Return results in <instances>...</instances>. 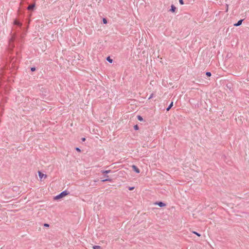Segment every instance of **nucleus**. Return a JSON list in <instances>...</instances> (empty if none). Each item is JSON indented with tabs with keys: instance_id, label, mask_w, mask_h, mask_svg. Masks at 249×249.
<instances>
[{
	"instance_id": "nucleus-4",
	"label": "nucleus",
	"mask_w": 249,
	"mask_h": 249,
	"mask_svg": "<svg viewBox=\"0 0 249 249\" xmlns=\"http://www.w3.org/2000/svg\"><path fill=\"white\" fill-rule=\"evenodd\" d=\"M176 9V7H175L174 5H171V9H170V11H171L172 12L174 13V12H175Z\"/></svg>"
},
{
	"instance_id": "nucleus-10",
	"label": "nucleus",
	"mask_w": 249,
	"mask_h": 249,
	"mask_svg": "<svg viewBox=\"0 0 249 249\" xmlns=\"http://www.w3.org/2000/svg\"><path fill=\"white\" fill-rule=\"evenodd\" d=\"M101 172L103 174H105V173H109L110 172V170H106V171H102Z\"/></svg>"
},
{
	"instance_id": "nucleus-15",
	"label": "nucleus",
	"mask_w": 249,
	"mask_h": 249,
	"mask_svg": "<svg viewBox=\"0 0 249 249\" xmlns=\"http://www.w3.org/2000/svg\"><path fill=\"white\" fill-rule=\"evenodd\" d=\"M194 233L196 234V235H197L198 236H200V234L198 233L197 232H196V231H194L193 232Z\"/></svg>"
},
{
	"instance_id": "nucleus-3",
	"label": "nucleus",
	"mask_w": 249,
	"mask_h": 249,
	"mask_svg": "<svg viewBox=\"0 0 249 249\" xmlns=\"http://www.w3.org/2000/svg\"><path fill=\"white\" fill-rule=\"evenodd\" d=\"M132 168L137 173H140V170L135 165H133Z\"/></svg>"
},
{
	"instance_id": "nucleus-16",
	"label": "nucleus",
	"mask_w": 249,
	"mask_h": 249,
	"mask_svg": "<svg viewBox=\"0 0 249 249\" xmlns=\"http://www.w3.org/2000/svg\"><path fill=\"white\" fill-rule=\"evenodd\" d=\"M103 22L105 24H106L107 23V20H106V19H105V18L103 19Z\"/></svg>"
},
{
	"instance_id": "nucleus-2",
	"label": "nucleus",
	"mask_w": 249,
	"mask_h": 249,
	"mask_svg": "<svg viewBox=\"0 0 249 249\" xmlns=\"http://www.w3.org/2000/svg\"><path fill=\"white\" fill-rule=\"evenodd\" d=\"M38 175H39L40 178H41V179L43 177L46 178L47 177L46 175L43 174V173H42L40 172H38Z\"/></svg>"
},
{
	"instance_id": "nucleus-6",
	"label": "nucleus",
	"mask_w": 249,
	"mask_h": 249,
	"mask_svg": "<svg viewBox=\"0 0 249 249\" xmlns=\"http://www.w3.org/2000/svg\"><path fill=\"white\" fill-rule=\"evenodd\" d=\"M242 21H243L242 20H239L238 21V22L237 23L235 24L234 25L235 26H238L242 24Z\"/></svg>"
},
{
	"instance_id": "nucleus-7",
	"label": "nucleus",
	"mask_w": 249,
	"mask_h": 249,
	"mask_svg": "<svg viewBox=\"0 0 249 249\" xmlns=\"http://www.w3.org/2000/svg\"><path fill=\"white\" fill-rule=\"evenodd\" d=\"M35 7V4H31V5H30L28 7V9L29 10H32L33 9V8H34Z\"/></svg>"
},
{
	"instance_id": "nucleus-25",
	"label": "nucleus",
	"mask_w": 249,
	"mask_h": 249,
	"mask_svg": "<svg viewBox=\"0 0 249 249\" xmlns=\"http://www.w3.org/2000/svg\"><path fill=\"white\" fill-rule=\"evenodd\" d=\"M153 94H151L149 99H151L152 97Z\"/></svg>"
},
{
	"instance_id": "nucleus-21",
	"label": "nucleus",
	"mask_w": 249,
	"mask_h": 249,
	"mask_svg": "<svg viewBox=\"0 0 249 249\" xmlns=\"http://www.w3.org/2000/svg\"><path fill=\"white\" fill-rule=\"evenodd\" d=\"M138 126H137V125H135V129H138Z\"/></svg>"
},
{
	"instance_id": "nucleus-18",
	"label": "nucleus",
	"mask_w": 249,
	"mask_h": 249,
	"mask_svg": "<svg viewBox=\"0 0 249 249\" xmlns=\"http://www.w3.org/2000/svg\"><path fill=\"white\" fill-rule=\"evenodd\" d=\"M76 150L77 151H78V152H81V150H80V149L79 148H76Z\"/></svg>"
},
{
	"instance_id": "nucleus-17",
	"label": "nucleus",
	"mask_w": 249,
	"mask_h": 249,
	"mask_svg": "<svg viewBox=\"0 0 249 249\" xmlns=\"http://www.w3.org/2000/svg\"><path fill=\"white\" fill-rule=\"evenodd\" d=\"M134 189V187H129V190H130V191L133 190Z\"/></svg>"
},
{
	"instance_id": "nucleus-23",
	"label": "nucleus",
	"mask_w": 249,
	"mask_h": 249,
	"mask_svg": "<svg viewBox=\"0 0 249 249\" xmlns=\"http://www.w3.org/2000/svg\"><path fill=\"white\" fill-rule=\"evenodd\" d=\"M44 226H45V227H49V225L47 224H44Z\"/></svg>"
},
{
	"instance_id": "nucleus-24",
	"label": "nucleus",
	"mask_w": 249,
	"mask_h": 249,
	"mask_svg": "<svg viewBox=\"0 0 249 249\" xmlns=\"http://www.w3.org/2000/svg\"><path fill=\"white\" fill-rule=\"evenodd\" d=\"M15 24H18V25H19V24H19V23H18V22H17V21H15Z\"/></svg>"
},
{
	"instance_id": "nucleus-13",
	"label": "nucleus",
	"mask_w": 249,
	"mask_h": 249,
	"mask_svg": "<svg viewBox=\"0 0 249 249\" xmlns=\"http://www.w3.org/2000/svg\"><path fill=\"white\" fill-rule=\"evenodd\" d=\"M206 74V75L207 76H211V73L210 72H207Z\"/></svg>"
},
{
	"instance_id": "nucleus-20",
	"label": "nucleus",
	"mask_w": 249,
	"mask_h": 249,
	"mask_svg": "<svg viewBox=\"0 0 249 249\" xmlns=\"http://www.w3.org/2000/svg\"><path fill=\"white\" fill-rule=\"evenodd\" d=\"M31 71H35V68H31Z\"/></svg>"
},
{
	"instance_id": "nucleus-9",
	"label": "nucleus",
	"mask_w": 249,
	"mask_h": 249,
	"mask_svg": "<svg viewBox=\"0 0 249 249\" xmlns=\"http://www.w3.org/2000/svg\"><path fill=\"white\" fill-rule=\"evenodd\" d=\"M93 249H102L101 247L99 246H93Z\"/></svg>"
},
{
	"instance_id": "nucleus-19",
	"label": "nucleus",
	"mask_w": 249,
	"mask_h": 249,
	"mask_svg": "<svg viewBox=\"0 0 249 249\" xmlns=\"http://www.w3.org/2000/svg\"><path fill=\"white\" fill-rule=\"evenodd\" d=\"M108 180H109V181H110V179H104V180H102V181H104H104H108Z\"/></svg>"
},
{
	"instance_id": "nucleus-22",
	"label": "nucleus",
	"mask_w": 249,
	"mask_h": 249,
	"mask_svg": "<svg viewBox=\"0 0 249 249\" xmlns=\"http://www.w3.org/2000/svg\"><path fill=\"white\" fill-rule=\"evenodd\" d=\"M82 141L84 142L86 140V139L85 138H83L82 139Z\"/></svg>"
},
{
	"instance_id": "nucleus-11",
	"label": "nucleus",
	"mask_w": 249,
	"mask_h": 249,
	"mask_svg": "<svg viewBox=\"0 0 249 249\" xmlns=\"http://www.w3.org/2000/svg\"><path fill=\"white\" fill-rule=\"evenodd\" d=\"M107 60L108 61H109L110 63H112V59H110L109 57H108L107 58Z\"/></svg>"
},
{
	"instance_id": "nucleus-1",
	"label": "nucleus",
	"mask_w": 249,
	"mask_h": 249,
	"mask_svg": "<svg viewBox=\"0 0 249 249\" xmlns=\"http://www.w3.org/2000/svg\"><path fill=\"white\" fill-rule=\"evenodd\" d=\"M68 193H67V191H63L62 192V193H61L59 195L55 196L54 198V199L55 200H58V199H59L60 198H62L64 197H65V196H66L67 195H68Z\"/></svg>"
},
{
	"instance_id": "nucleus-12",
	"label": "nucleus",
	"mask_w": 249,
	"mask_h": 249,
	"mask_svg": "<svg viewBox=\"0 0 249 249\" xmlns=\"http://www.w3.org/2000/svg\"><path fill=\"white\" fill-rule=\"evenodd\" d=\"M138 120H139V121H142V120H143V119H142V118L141 116H138Z\"/></svg>"
},
{
	"instance_id": "nucleus-5",
	"label": "nucleus",
	"mask_w": 249,
	"mask_h": 249,
	"mask_svg": "<svg viewBox=\"0 0 249 249\" xmlns=\"http://www.w3.org/2000/svg\"><path fill=\"white\" fill-rule=\"evenodd\" d=\"M158 205L160 207H164V206H165V205H166L165 203H163V202H159V203H158Z\"/></svg>"
},
{
	"instance_id": "nucleus-8",
	"label": "nucleus",
	"mask_w": 249,
	"mask_h": 249,
	"mask_svg": "<svg viewBox=\"0 0 249 249\" xmlns=\"http://www.w3.org/2000/svg\"><path fill=\"white\" fill-rule=\"evenodd\" d=\"M173 106V102H172L170 104L169 107L167 108V109H166L167 111H169L170 110V109Z\"/></svg>"
},
{
	"instance_id": "nucleus-14",
	"label": "nucleus",
	"mask_w": 249,
	"mask_h": 249,
	"mask_svg": "<svg viewBox=\"0 0 249 249\" xmlns=\"http://www.w3.org/2000/svg\"><path fill=\"white\" fill-rule=\"evenodd\" d=\"M179 3L181 5H183L184 4L183 0H179Z\"/></svg>"
}]
</instances>
